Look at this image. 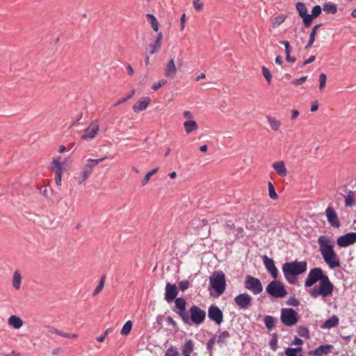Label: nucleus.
Masks as SVG:
<instances>
[{
    "mask_svg": "<svg viewBox=\"0 0 356 356\" xmlns=\"http://www.w3.org/2000/svg\"><path fill=\"white\" fill-rule=\"evenodd\" d=\"M162 40H163V33H162V32H159L157 33L156 38L154 43L149 44V48L146 49V50H145L146 54H147V51L149 54H154L158 52L161 47Z\"/></svg>",
    "mask_w": 356,
    "mask_h": 356,
    "instance_id": "a211bd4d",
    "label": "nucleus"
},
{
    "mask_svg": "<svg viewBox=\"0 0 356 356\" xmlns=\"http://www.w3.org/2000/svg\"><path fill=\"white\" fill-rule=\"evenodd\" d=\"M355 193L352 191H350L345 197V206L352 207L355 204Z\"/></svg>",
    "mask_w": 356,
    "mask_h": 356,
    "instance_id": "f704fd0d",
    "label": "nucleus"
},
{
    "mask_svg": "<svg viewBox=\"0 0 356 356\" xmlns=\"http://www.w3.org/2000/svg\"><path fill=\"white\" fill-rule=\"evenodd\" d=\"M299 111L298 110H293L291 111V120L296 119L299 115Z\"/></svg>",
    "mask_w": 356,
    "mask_h": 356,
    "instance_id": "338daca9",
    "label": "nucleus"
},
{
    "mask_svg": "<svg viewBox=\"0 0 356 356\" xmlns=\"http://www.w3.org/2000/svg\"><path fill=\"white\" fill-rule=\"evenodd\" d=\"M150 98L148 97H141L138 101L133 106V110L139 113L145 111L150 103Z\"/></svg>",
    "mask_w": 356,
    "mask_h": 356,
    "instance_id": "aec40b11",
    "label": "nucleus"
},
{
    "mask_svg": "<svg viewBox=\"0 0 356 356\" xmlns=\"http://www.w3.org/2000/svg\"><path fill=\"white\" fill-rule=\"evenodd\" d=\"M302 351V347L297 348H287L285 350V355L286 356H302L299 353Z\"/></svg>",
    "mask_w": 356,
    "mask_h": 356,
    "instance_id": "72a5a7b5",
    "label": "nucleus"
},
{
    "mask_svg": "<svg viewBox=\"0 0 356 356\" xmlns=\"http://www.w3.org/2000/svg\"><path fill=\"white\" fill-rule=\"evenodd\" d=\"M184 127L187 134L196 131L198 128L197 124L194 120H188L184 122Z\"/></svg>",
    "mask_w": 356,
    "mask_h": 356,
    "instance_id": "7c9ffc66",
    "label": "nucleus"
},
{
    "mask_svg": "<svg viewBox=\"0 0 356 356\" xmlns=\"http://www.w3.org/2000/svg\"><path fill=\"white\" fill-rule=\"evenodd\" d=\"M167 83L166 79H161L159 82L154 83V84L152 86V89L154 91H156L159 90L161 87L165 86Z\"/></svg>",
    "mask_w": 356,
    "mask_h": 356,
    "instance_id": "8fccbe9b",
    "label": "nucleus"
},
{
    "mask_svg": "<svg viewBox=\"0 0 356 356\" xmlns=\"http://www.w3.org/2000/svg\"><path fill=\"white\" fill-rule=\"evenodd\" d=\"M318 108V104L317 102H315L311 106L310 111L312 112L316 111Z\"/></svg>",
    "mask_w": 356,
    "mask_h": 356,
    "instance_id": "774afa93",
    "label": "nucleus"
},
{
    "mask_svg": "<svg viewBox=\"0 0 356 356\" xmlns=\"http://www.w3.org/2000/svg\"><path fill=\"white\" fill-rule=\"evenodd\" d=\"M164 356H180V355L177 349L174 348L173 347H170L167 349Z\"/></svg>",
    "mask_w": 356,
    "mask_h": 356,
    "instance_id": "3c124183",
    "label": "nucleus"
},
{
    "mask_svg": "<svg viewBox=\"0 0 356 356\" xmlns=\"http://www.w3.org/2000/svg\"><path fill=\"white\" fill-rule=\"evenodd\" d=\"M211 286L216 292V296L222 295L226 288L225 275L222 271H214L209 277Z\"/></svg>",
    "mask_w": 356,
    "mask_h": 356,
    "instance_id": "39448f33",
    "label": "nucleus"
},
{
    "mask_svg": "<svg viewBox=\"0 0 356 356\" xmlns=\"http://www.w3.org/2000/svg\"><path fill=\"white\" fill-rule=\"evenodd\" d=\"M298 334L305 339H309L310 337L309 330V329L303 325L299 326L297 330Z\"/></svg>",
    "mask_w": 356,
    "mask_h": 356,
    "instance_id": "4c0bfd02",
    "label": "nucleus"
},
{
    "mask_svg": "<svg viewBox=\"0 0 356 356\" xmlns=\"http://www.w3.org/2000/svg\"><path fill=\"white\" fill-rule=\"evenodd\" d=\"M268 187L270 197L273 200H277L278 198V195L275 192L273 184L270 181L268 182Z\"/></svg>",
    "mask_w": 356,
    "mask_h": 356,
    "instance_id": "a19ab883",
    "label": "nucleus"
},
{
    "mask_svg": "<svg viewBox=\"0 0 356 356\" xmlns=\"http://www.w3.org/2000/svg\"><path fill=\"white\" fill-rule=\"evenodd\" d=\"M286 17L283 15L276 17L273 22V27L276 28L277 26L283 23Z\"/></svg>",
    "mask_w": 356,
    "mask_h": 356,
    "instance_id": "49530a36",
    "label": "nucleus"
},
{
    "mask_svg": "<svg viewBox=\"0 0 356 356\" xmlns=\"http://www.w3.org/2000/svg\"><path fill=\"white\" fill-rule=\"evenodd\" d=\"M106 158V156H104L98 159H89L87 163L81 168V171L78 177L79 184H81L88 179L93 171V168L104 161Z\"/></svg>",
    "mask_w": 356,
    "mask_h": 356,
    "instance_id": "423d86ee",
    "label": "nucleus"
},
{
    "mask_svg": "<svg viewBox=\"0 0 356 356\" xmlns=\"http://www.w3.org/2000/svg\"><path fill=\"white\" fill-rule=\"evenodd\" d=\"M323 10L327 13L335 14L337 12V6L335 3H325Z\"/></svg>",
    "mask_w": 356,
    "mask_h": 356,
    "instance_id": "c9c22d12",
    "label": "nucleus"
},
{
    "mask_svg": "<svg viewBox=\"0 0 356 356\" xmlns=\"http://www.w3.org/2000/svg\"><path fill=\"white\" fill-rule=\"evenodd\" d=\"M286 304L290 306L298 307L300 305V301L294 296H291L286 301Z\"/></svg>",
    "mask_w": 356,
    "mask_h": 356,
    "instance_id": "603ef678",
    "label": "nucleus"
},
{
    "mask_svg": "<svg viewBox=\"0 0 356 356\" xmlns=\"http://www.w3.org/2000/svg\"><path fill=\"white\" fill-rule=\"evenodd\" d=\"M307 79V76H302L299 79H294L291 81V84L293 86H300L303 84Z\"/></svg>",
    "mask_w": 356,
    "mask_h": 356,
    "instance_id": "864d4df0",
    "label": "nucleus"
},
{
    "mask_svg": "<svg viewBox=\"0 0 356 356\" xmlns=\"http://www.w3.org/2000/svg\"><path fill=\"white\" fill-rule=\"evenodd\" d=\"M327 76L325 73L319 75V90H323L326 85Z\"/></svg>",
    "mask_w": 356,
    "mask_h": 356,
    "instance_id": "a18cd8bd",
    "label": "nucleus"
},
{
    "mask_svg": "<svg viewBox=\"0 0 356 356\" xmlns=\"http://www.w3.org/2000/svg\"><path fill=\"white\" fill-rule=\"evenodd\" d=\"M22 276L18 270H16L13 275L12 284L15 290H19L22 285Z\"/></svg>",
    "mask_w": 356,
    "mask_h": 356,
    "instance_id": "5701e85b",
    "label": "nucleus"
},
{
    "mask_svg": "<svg viewBox=\"0 0 356 356\" xmlns=\"http://www.w3.org/2000/svg\"><path fill=\"white\" fill-rule=\"evenodd\" d=\"M150 177H151V176H150V173H148V172H147V173L145 175V177H144V178L143 179V180L141 181V185H142L143 186H145V185L148 183V181H149Z\"/></svg>",
    "mask_w": 356,
    "mask_h": 356,
    "instance_id": "052dcab7",
    "label": "nucleus"
},
{
    "mask_svg": "<svg viewBox=\"0 0 356 356\" xmlns=\"http://www.w3.org/2000/svg\"><path fill=\"white\" fill-rule=\"evenodd\" d=\"M177 74V69L173 58H171L165 68V75L167 77L174 78Z\"/></svg>",
    "mask_w": 356,
    "mask_h": 356,
    "instance_id": "412c9836",
    "label": "nucleus"
},
{
    "mask_svg": "<svg viewBox=\"0 0 356 356\" xmlns=\"http://www.w3.org/2000/svg\"><path fill=\"white\" fill-rule=\"evenodd\" d=\"M266 293L276 298H283L287 294V291L282 282L277 280L271 281L266 288Z\"/></svg>",
    "mask_w": 356,
    "mask_h": 356,
    "instance_id": "0eeeda50",
    "label": "nucleus"
},
{
    "mask_svg": "<svg viewBox=\"0 0 356 356\" xmlns=\"http://www.w3.org/2000/svg\"><path fill=\"white\" fill-rule=\"evenodd\" d=\"M339 325V318L336 315L326 320L321 325L322 329H330Z\"/></svg>",
    "mask_w": 356,
    "mask_h": 356,
    "instance_id": "4be33fe9",
    "label": "nucleus"
},
{
    "mask_svg": "<svg viewBox=\"0 0 356 356\" xmlns=\"http://www.w3.org/2000/svg\"><path fill=\"white\" fill-rule=\"evenodd\" d=\"M8 323L15 329H19L23 325V321L15 315L10 316L8 318Z\"/></svg>",
    "mask_w": 356,
    "mask_h": 356,
    "instance_id": "a878e982",
    "label": "nucleus"
},
{
    "mask_svg": "<svg viewBox=\"0 0 356 356\" xmlns=\"http://www.w3.org/2000/svg\"><path fill=\"white\" fill-rule=\"evenodd\" d=\"M252 297L247 293L238 295L234 298V302L241 309H246L252 305Z\"/></svg>",
    "mask_w": 356,
    "mask_h": 356,
    "instance_id": "4468645a",
    "label": "nucleus"
},
{
    "mask_svg": "<svg viewBox=\"0 0 356 356\" xmlns=\"http://www.w3.org/2000/svg\"><path fill=\"white\" fill-rule=\"evenodd\" d=\"M208 317L219 325L223 322V313L221 309L216 305H211L208 308Z\"/></svg>",
    "mask_w": 356,
    "mask_h": 356,
    "instance_id": "9d476101",
    "label": "nucleus"
},
{
    "mask_svg": "<svg viewBox=\"0 0 356 356\" xmlns=\"http://www.w3.org/2000/svg\"><path fill=\"white\" fill-rule=\"evenodd\" d=\"M319 250L328 266L333 269L340 266V261L334 250V245L330 240L325 236H321L318 238Z\"/></svg>",
    "mask_w": 356,
    "mask_h": 356,
    "instance_id": "f03ea898",
    "label": "nucleus"
},
{
    "mask_svg": "<svg viewBox=\"0 0 356 356\" xmlns=\"http://www.w3.org/2000/svg\"><path fill=\"white\" fill-rule=\"evenodd\" d=\"M277 319L269 315H266L264 318V323L268 330H272L275 327Z\"/></svg>",
    "mask_w": 356,
    "mask_h": 356,
    "instance_id": "c85d7f7f",
    "label": "nucleus"
},
{
    "mask_svg": "<svg viewBox=\"0 0 356 356\" xmlns=\"http://www.w3.org/2000/svg\"><path fill=\"white\" fill-rule=\"evenodd\" d=\"M307 269V263L305 261L297 260L286 262L282 265V271L286 280L291 284H296L297 276L305 273Z\"/></svg>",
    "mask_w": 356,
    "mask_h": 356,
    "instance_id": "7ed1b4c3",
    "label": "nucleus"
},
{
    "mask_svg": "<svg viewBox=\"0 0 356 356\" xmlns=\"http://www.w3.org/2000/svg\"><path fill=\"white\" fill-rule=\"evenodd\" d=\"M40 193L45 197H47V186H41L39 188Z\"/></svg>",
    "mask_w": 356,
    "mask_h": 356,
    "instance_id": "0e129e2a",
    "label": "nucleus"
},
{
    "mask_svg": "<svg viewBox=\"0 0 356 356\" xmlns=\"http://www.w3.org/2000/svg\"><path fill=\"white\" fill-rule=\"evenodd\" d=\"M322 8L320 6L316 5L313 7L312 14H310L314 19L318 17L321 14Z\"/></svg>",
    "mask_w": 356,
    "mask_h": 356,
    "instance_id": "de8ad7c7",
    "label": "nucleus"
},
{
    "mask_svg": "<svg viewBox=\"0 0 356 356\" xmlns=\"http://www.w3.org/2000/svg\"><path fill=\"white\" fill-rule=\"evenodd\" d=\"M175 306L172 308V311L175 312L182 320L186 314V301L182 298H177L175 300Z\"/></svg>",
    "mask_w": 356,
    "mask_h": 356,
    "instance_id": "ddd939ff",
    "label": "nucleus"
},
{
    "mask_svg": "<svg viewBox=\"0 0 356 356\" xmlns=\"http://www.w3.org/2000/svg\"><path fill=\"white\" fill-rule=\"evenodd\" d=\"M132 322L131 321H127L122 328L121 329L120 333L122 335H127L130 333L132 328Z\"/></svg>",
    "mask_w": 356,
    "mask_h": 356,
    "instance_id": "58836bf2",
    "label": "nucleus"
},
{
    "mask_svg": "<svg viewBox=\"0 0 356 356\" xmlns=\"http://www.w3.org/2000/svg\"><path fill=\"white\" fill-rule=\"evenodd\" d=\"M229 337H230L229 332L228 331H227V330H224V331L220 332V334H219V335L218 337L217 343L218 344H222Z\"/></svg>",
    "mask_w": 356,
    "mask_h": 356,
    "instance_id": "ea45409f",
    "label": "nucleus"
},
{
    "mask_svg": "<svg viewBox=\"0 0 356 356\" xmlns=\"http://www.w3.org/2000/svg\"><path fill=\"white\" fill-rule=\"evenodd\" d=\"M146 18L148 20V22H149L152 29L154 31L158 32V31H159V22H158L156 17L153 14L148 13V14L146 15Z\"/></svg>",
    "mask_w": 356,
    "mask_h": 356,
    "instance_id": "2f4dec72",
    "label": "nucleus"
},
{
    "mask_svg": "<svg viewBox=\"0 0 356 356\" xmlns=\"http://www.w3.org/2000/svg\"><path fill=\"white\" fill-rule=\"evenodd\" d=\"M319 282V285L315 286L310 291V295L313 298H317L320 296L325 298L330 296L334 290V285L330 282L327 275H324L321 268H312L305 282V287H310Z\"/></svg>",
    "mask_w": 356,
    "mask_h": 356,
    "instance_id": "f257e3e1",
    "label": "nucleus"
},
{
    "mask_svg": "<svg viewBox=\"0 0 356 356\" xmlns=\"http://www.w3.org/2000/svg\"><path fill=\"white\" fill-rule=\"evenodd\" d=\"M199 1L194 0L193 1V6L195 10L200 11L203 8V3H198Z\"/></svg>",
    "mask_w": 356,
    "mask_h": 356,
    "instance_id": "13d9d810",
    "label": "nucleus"
},
{
    "mask_svg": "<svg viewBox=\"0 0 356 356\" xmlns=\"http://www.w3.org/2000/svg\"><path fill=\"white\" fill-rule=\"evenodd\" d=\"M337 245L346 248L356 243V232H349L339 236L337 240Z\"/></svg>",
    "mask_w": 356,
    "mask_h": 356,
    "instance_id": "f8f14e48",
    "label": "nucleus"
},
{
    "mask_svg": "<svg viewBox=\"0 0 356 356\" xmlns=\"http://www.w3.org/2000/svg\"><path fill=\"white\" fill-rule=\"evenodd\" d=\"M190 315L186 313L182 321L184 324L191 325L192 324L200 325L206 318L207 313L197 305H192L188 311Z\"/></svg>",
    "mask_w": 356,
    "mask_h": 356,
    "instance_id": "20e7f679",
    "label": "nucleus"
},
{
    "mask_svg": "<svg viewBox=\"0 0 356 356\" xmlns=\"http://www.w3.org/2000/svg\"><path fill=\"white\" fill-rule=\"evenodd\" d=\"M280 320L284 325L291 327L298 323V314L292 308H282Z\"/></svg>",
    "mask_w": 356,
    "mask_h": 356,
    "instance_id": "6e6552de",
    "label": "nucleus"
},
{
    "mask_svg": "<svg viewBox=\"0 0 356 356\" xmlns=\"http://www.w3.org/2000/svg\"><path fill=\"white\" fill-rule=\"evenodd\" d=\"M82 117H83V113H81L79 115L78 118L76 119V120H74V121L72 123L71 127L78 125V124H79V121L82 118Z\"/></svg>",
    "mask_w": 356,
    "mask_h": 356,
    "instance_id": "69168bd1",
    "label": "nucleus"
},
{
    "mask_svg": "<svg viewBox=\"0 0 356 356\" xmlns=\"http://www.w3.org/2000/svg\"><path fill=\"white\" fill-rule=\"evenodd\" d=\"M61 157L58 156L57 158H54L51 162V169L53 172H55V181L58 186L61 185L62 181V173H63V167L61 163Z\"/></svg>",
    "mask_w": 356,
    "mask_h": 356,
    "instance_id": "9b49d317",
    "label": "nucleus"
},
{
    "mask_svg": "<svg viewBox=\"0 0 356 356\" xmlns=\"http://www.w3.org/2000/svg\"><path fill=\"white\" fill-rule=\"evenodd\" d=\"M165 300L168 302H172L178 294V289L175 284L168 282L165 285Z\"/></svg>",
    "mask_w": 356,
    "mask_h": 356,
    "instance_id": "f3484780",
    "label": "nucleus"
},
{
    "mask_svg": "<svg viewBox=\"0 0 356 356\" xmlns=\"http://www.w3.org/2000/svg\"><path fill=\"white\" fill-rule=\"evenodd\" d=\"M166 321L169 325H171L173 327V328L177 329V324L171 316H168Z\"/></svg>",
    "mask_w": 356,
    "mask_h": 356,
    "instance_id": "bf43d9fd",
    "label": "nucleus"
},
{
    "mask_svg": "<svg viewBox=\"0 0 356 356\" xmlns=\"http://www.w3.org/2000/svg\"><path fill=\"white\" fill-rule=\"evenodd\" d=\"M266 119H267V121L268 122L270 126V128L273 130V131H277L279 130L280 126H281V122L280 121H279L278 120H277L275 118H273V117H270L269 115H267L266 116Z\"/></svg>",
    "mask_w": 356,
    "mask_h": 356,
    "instance_id": "473e14b6",
    "label": "nucleus"
},
{
    "mask_svg": "<svg viewBox=\"0 0 356 356\" xmlns=\"http://www.w3.org/2000/svg\"><path fill=\"white\" fill-rule=\"evenodd\" d=\"M265 268L267 269L270 275L274 278L277 279L278 276V270L275 265L274 260L269 258L266 255H264L261 257Z\"/></svg>",
    "mask_w": 356,
    "mask_h": 356,
    "instance_id": "dca6fc26",
    "label": "nucleus"
},
{
    "mask_svg": "<svg viewBox=\"0 0 356 356\" xmlns=\"http://www.w3.org/2000/svg\"><path fill=\"white\" fill-rule=\"evenodd\" d=\"M190 286V282L188 280H182L179 283V288L181 291H184Z\"/></svg>",
    "mask_w": 356,
    "mask_h": 356,
    "instance_id": "6e6d98bb",
    "label": "nucleus"
},
{
    "mask_svg": "<svg viewBox=\"0 0 356 356\" xmlns=\"http://www.w3.org/2000/svg\"><path fill=\"white\" fill-rule=\"evenodd\" d=\"M273 168L282 177H285L287 175V169L284 161L275 162L273 164Z\"/></svg>",
    "mask_w": 356,
    "mask_h": 356,
    "instance_id": "b1692460",
    "label": "nucleus"
},
{
    "mask_svg": "<svg viewBox=\"0 0 356 356\" xmlns=\"http://www.w3.org/2000/svg\"><path fill=\"white\" fill-rule=\"evenodd\" d=\"M104 282H105V276L103 275V276H102V277L100 279L99 284L97 286V287L95 288V289L93 292V296H97L98 293H100V291L102 290V289L104 286Z\"/></svg>",
    "mask_w": 356,
    "mask_h": 356,
    "instance_id": "c03bdc74",
    "label": "nucleus"
},
{
    "mask_svg": "<svg viewBox=\"0 0 356 356\" xmlns=\"http://www.w3.org/2000/svg\"><path fill=\"white\" fill-rule=\"evenodd\" d=\"M216 341V336L212 337L207 343V349L208 351L211 352Z\"/></svg>",
    "mask_w": 356,
    "mask_h": 356,
    "instance_id": "4d7b16f0",
    "label": "nucleus"
},
{
    "mask_svg": "<svg viewBox=\"0 0 356 356\" xmlns=\"http://www.w3.org/2000/svg\"><path fill=\"white\" fill-rule=\"evenodd\" d=\"M60 330H58L54 327H51V326H49L48 327V331L51 333V334H56V335H58V333L60 332Z\"/></svg>",
    "mask_w": 356,
    "mask_h": 356,
    "instance_id": "e2e57ef3",
    "label": "nucleus"
},
{
    "mask_svg": "<svg viewBox=\"0 0 356 356\" xmlns=\"http://www.w3.org/2000/svg\"><path fill=\"white\" fill-rule=\"evenodd\" d=\"M244 287L251 291L254 295H258L263 291L261 281L251 275H247L244 281Z\"/></svg>",
    "mask_w": 356,
    "mask_h": 356,
    "instance_id": "1a4fd4ad",
    "label": "nucleus"
},
{
    "mask_svg": "<svg viewBox=\"0 0 356 356\" xmlns=\"http://www.w3.org/2000/svg\"><path fill=\"white\" fill-rule=\"evenodd\" d=\"M325 213L328 222H339L337 215L332 207H328Z\"/></svg>",
    "mask_w": 356,
    "mask_h": 356,
    "instance_id": "cd10ccee",
    "label": "nucleus"
},
{
    "mask_svg": "<svg viewBox=\"0 0 356 356\" xmlns=\"http://www.w3.org/2000/svg\"><path fill=\"white\" fill-rule=\"evenodd\" d=\"M226 229L229 234H231V232L232 231L233 234L235 235L236 238H242L244 236L243 227H239L235 229L234 224H227L226 226Z\"/></svg>",
    "mask_w": 356,
    "mask_h": 356,
    "instance_id": "393cba45",
    "label": "nucleus"
},
{
    "mask_svg": "<svg viewBox=\"0 0 356 356\" xmlns=\"http://www.w3.org/2000/svg\"><path fill=\"white\" fill-rule=\"evenodd\" d=\"M333 346L330 344L319 346L314 350H311L309 353V355L313 356H323L327 355L331 353Z\"/></svg>",
    "mask_w": 356,
    "mask_h": 356,
    "instance_id": "6ab92c4d",
    "label": "nucleus"
},
{
    "mask_svg": "<svg viewBox=\"0 0 356 356\" xmlns=\"http://www.w3.org/2000/svg\"><path fill=\"white\" fill-rule=\"evenodd\" d=\"M296 7L300 17L308 14L307 8L304 3L298 2Z\"/></svg>",
    "mask_w": 356,
    "mask_h": 356,
    "instance_id": "e433bc0d",
    "label": "nucleus"
},
{
    "mask_svg": "<svg viewBox=\"0 0 356 356\" xmlns=\"http://www.w3.org/2000/svg\"><path fill=\"white\" fill-rule=\"evenodd\" d=\"M185 22H186V14L184 13L180 19V24H181V31H183L185 27Z\"/></svg>",
    "mask_w": 356,
    "mask_h": 356,
    "instance_id": "680f3d73",
    "label": "nucleus"
},
{
    "mask_svg": "<svg viewBox=\"0 0 356 356\" xmlns=\"http://www.w3.org/2000/svg\"><path fill=\"white\" fill-rule=\"evenodd\" d=\"M322 26V24H318L316 25H315L312 31H311V33H310V35H309V41L307 44V45L305 46V49H309V47H311L314 41H315V38H316V35L317 34V30Z\"/></svg>",
    "mask_w": 356,
    "mask_h": 356,
    "instance_id": "bb28decb",
    "label": "nucleus"
},
{
    "mask_svg": "<svg viewBox=\"0 0 356 356\" xmlns=\"http://www.w3.org/2000/svg\"><path fill=\"white\" fill-rule=\"evenodd\" d=\"M99 127L95 121H92L89 126L84 129V133L81 136V139L90 140L93 139L99 133Z\"/></svg>",
    "mask_w": 356,
    "mask_h": 356,
    "instance_id": "2eb2a0df",
    "label": "nucleus"
},
{
    "mask_svg": "<svg viewBox=\"0 0 356 356\" xmlns=\"http://www.w3.org/2000/svg\"><path fill=\"white\" fill-rule=\"evenodd\" d=\"M303 24L305 27L308 28L311 26L313 19H314L311 15L307 14L306 15L302 16Z\"/></svg>",
    "mask_w": 356,
    "mask_h": 356,
    "instance_id": "79ce46f5",
    "label": "nucleus"
},
{
    "mask_svg": "<svg viewBox=\"0 0 356 356\" xmlns=\"http://www.w3.org/2000/svg\"><path fill=\"white\" fill-rule=\"evenodd\" d=\"M193 351V342L191 339L187 340L182 348V354L184 356L191 355L192 352Z\"/></svg>",
    "mask_w": 356,
    "mask_h": 356,
    "instance_id": "c756f323",
    "label": "nucleus"
},
{
    "mask_svg": "<svg viewBox=\"0 0 356 356\" xmlns=\"http://www.w3.org/2000/svg\"><path fill=\"white\" fill-rule=\"evenodd\" d=\"M58 336H60V337H63L65 338H68V339H76L78 337V334L76 333L71 334V333L65 332L63 330H60V332L58 333Z\"/></svg>",
    "mask_w": 356,
    "mask_h": 356,
    "instance_id": "09e8293b",
    "label": "nucleus"
},
{
    "mask_svg": "<svg viewBox=\"0 0 356 356\" xmlns=\"http://www.w3.org/2000/svg\"><path fill=\"white\" fill-rule=\"evenodd\" d=\"M269 345H270V348L275 351L277 348V335L275 334L273 338L270 339V342H269Z\"/></svg>",
    "mask_w": 356,
    "mask_h": 356,
    "instance_id": "5fc2aeb1",
    "label": "nucleus"
},
{
    "mask_svg": "<svg viewBox=\"0 0 356 356\" xmlns=\"http://www.w3.org/2000/svg\"><path fill=\"white\" fill-rule=\"evenodd\" d=\"M261 71H262V74L264 76V78L266 79L268 83V84L270 83L271 80H272V74H271L270 70L265 66H262Z\"/></svg>",
    "mask_w": 356,
    "mask_h": 356,
    "instance_id": "37998d69",
    "label": "nucleus"
}]
</instances>
